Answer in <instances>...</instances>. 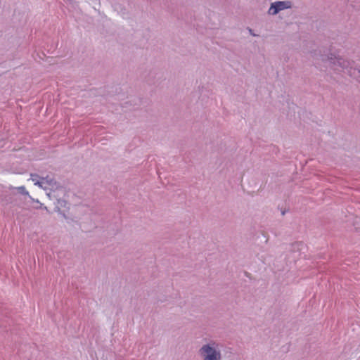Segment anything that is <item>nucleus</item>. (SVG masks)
Listing matches in <instances>:
<instances>
[{"instance_id": "423d86ee", "label": "nucleus", "mask_w": 360, "mask_h": 360, "mask_svg": "<svg viewBox=\"0 0 360 360\" xmlns=\"http://www.w3.org/2000/svg\"><path fill=\"white\" fill-rule=\"evenodd\" d=\"M15 189L18 191V192L22 195H26L30 198V196H31L29 193V192L26 190L25 186H19L16 187Z\"/></svg>"}, {"instance_id": "f03ea898", "label": "nucleus", "mask_w": 360, "mask_h": 360, "mask_svg": "<svg viewBox=\"0 0 360 360\" xmlns=\"http://www.w3.org/2000/svg\"><path fill=\"white\" fill-rule=\"evenodd\" d=\"M200 353L205 360H221V352L219 345L210 341L204 344L200 349Z\"/></svg>"}, {"instance_id": "0eeeda50", "label": "nucleus", "mask_w": 360, "mask_h": 360, "mask_svg": "<svg viewBox=\"0 0 360 360\" xmlns=\"http://www.w3.org/2000/svg\"><path fill=\"white\" fill-rule=\"evenodd\" d=\"M249 32H250V34L251 35H253V36H257V35H258V34L252 32L251 30H249Z\"/></svg>"}, {"instance_id": "f257e3e1", "label": "nucleus", "mask_w": 360, "mask_h": 360, "mask_svg": "<svg viewBox=\"0 0 360 360\" xmlns=\"http://www.w3.org/2000/svg\"><path fill=\"white\" fill-rule=\"evenodd\" d=\"M29 181H31L34 186L44 191L50 200H56L60 206H65V201L63 199L65 195V190L53 179L31 174Z\"/></svg>"}, {"instance_id": "20e7f679", "label": "nucleus", "mask_w": 360, "mask_h": 360, "mask_svg": "<svg viewBox=\"0 0 360 360\" xmlns=\"http://www.w3.org/2000/svg\"><path fill=\"white\" fill-rule=\"evenodd\" d=\"M291 7V3L290 1H276L271 4L269 9V13L271 15H276L280 11Z\"/></svg>"}, {"instance_id": "39448f33", "label": "nucleus", "mask_w": 360, "mask_h": 360, "mask_svg": "<svg viewBox=\"0 0 360 360\" xmlns=\"http://www.w3.org/2000/svg\"><path fill=\"white\" fill-rule=\"evenodd\" d=\"M30 200L32 202L36 204V205L33 207L34 208H35V209H44L46 210H47V207L46 206H44L43 205V203H41L38 199H35V198H32V196H30Z\"/></svg>"}, {"instance_id": "7ed1b4c3", "label": "nucleus", "mask_w": 360, "mask_h": 360, "mask_svg": "<svg viewBox=\"0 0 360 360\" xmlns=\"http://www.w3.org/2000/svg\"><path fill=\"white\" fill-rule=\"evenodd\" d=\"M331 69L335 72L352 74V63L341 57L330 56L328 58Z\"/></svg>"}]
</instances>
